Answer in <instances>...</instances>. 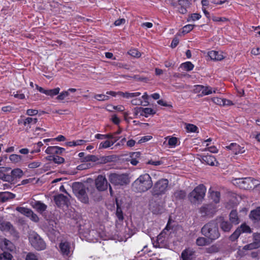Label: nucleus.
Returning a JSON list of instances; mask_svg holds the SVG:
<instances>
[{"instance_id":"obj_42","label":"nucleus","mask_w":260,"mask_h":260,"mask_svg":"<svg viewBox=\"0 0 260 260\" xmlns=\"http://www.w3.org/2000/svg\"><path fill=\"white\" fill-rule=\"evenodd\" d=\"M16 210L19 213H21L22 214H23L24 215L27 217L28 216V215H29V214L30 213V212L31 210L30 209L25 208L23 207H18L16 208Z\"/></svg>"},{"instance_id":"obj_25","label":"nucleus","mask_w":260,"mask_h":260,"mask_svg":"<svg viewBox=\"0 0 260 260\" xmlns=\"http://www.w3.org/2000/svg\"><path fill=\"white\" fill-rule=\"evenodd\" d=\"M140 156L141 153L139 152H132L130 154L128 161H130L131 164L133 166H136L139 162Z\"/></svg>"},{"instance_id":"obj_10","label":"nucleus","mask_w":260,"mask_h":260,"mask_svg":"<svg viewBox=\"0 0 260 260\" xmlns=\"http://www.w3.org/2000/svg\"><path fill=\"white\" fill-rule=\"evenodd\" d=\"M170 224L171 219H169L165 229L157 237V241L158 243H162L166 240L169 239L173 231V229L171 226Z\"/></svg>"},{"instance_id":"obj_39","label":"nucleus","mask_w":260,"mask_h":260,"mask_svg":"<svg viewBox=\"0 0 260 260\" xmlns=\"http://www.w3.org/2000/svg\"><path fill=\"white\" fill-rule=\"evenodd\" d=\"M196 244L198 246H203L210 244L209 240H207L204 237H199L196 240Z\"/></svg>"},{"instance_id":"obj_53","label":"nucleus","mask_w":260,"mask_h":260,"mask_svg":"<svg viewBox=\"0 0 260 260\" xmlns=\"http://www.w3.org/2000/svg\"><path fill=\"white\" fill-rule=\"evenodd\" d=\"M69 95V93L68 91H63L59 93V94L57 96L56 99L58 100H63Z\"/></svg>"},{"instance_id":"obj_24","label":"nucleus","mask_w":260,"mask_h":260,"mask_svg":"<svg viewBox=\"0 0 260 260\" xmlns=\"http://www.w3.org/2000/svg\"><path fill=\"white\" fill-rule=\"evenodd\" d=\"M208 55L211 59L217 61L221 60L225 57L222 52L214 50L209 52Z\"/></svg>"},{"instance_id":"obj_20","label":"nucleus","mask_w":260,"mask_h":260,"mask_svg":"<svg viewBox=\"0 0 260 260\" xmlns=\"http://www.w3.org/2000/svg\"><path fill=\"white\" fill-rule=\"evenodd\" d=\"M30 205L34 209L40 213H42L47 209V206L39 201H32L30 203Z\"/></svg>"},{"instance_id":"obj_16","label":"nucleus","mask_w":260,"mask_h":260,"mask_svg":"<svg viewBox=\"0 0 260 260\" xmlns=\"http://www.w3.org/2000/svg\"><path fill=\"white\" fill-rule=\"evenodd\" d=\"M182 260H192L195 258V251L191 248H185L181 254Z\"/></svg>"},{"instance_id":"obj_8","label":"nucleus","mask_w":260,"mask_h":260,"mask_svg":"<svg viewBox=\"0 0 260 260\" xmlns=\"http://www.w3.org/2000/svg\"><path fill=\"white\" fill-rule=\"evenodd\" d=\"M168 183L169 182L167 179L159 180L154 185L152 189V194L154 196L165 194L168 189Z\"/></svg>"},{"instance_id":"obj_1","label":"nucleus","mask_w":260,"mask_h":260,"mask_svg":"<svg viewBox=\"0 0 260 260\" xmlns=\"http://www.w3.org/2000/svg\"><path fill=\"white\" fill-rule=\"evenodd\" d=\"M153 183L150 176L148 174L140 175L133 183L134 189L139 192L147 191L152 186Z\"/></svg>"},{"instance_id":"obj_43","label":"nucleus","mask_w":260,"mask_h":260,"mask_svg":"<svg viewBox=\"0 0 260 260\" xmlns=\"http://www.w3.org/2000/svg\"><path fill=\"white\" fill-rule=\"evenodd\" d=\"M240 229V231L241 233H251V230L250 228L247 225L246 223L242 224L240 227L238 228Z\"/></svg>"},{"instance_id":"obj_37","label":"nucleus","mask_w":260,"mask_h":260,"mask_svg":"<svg viewBox=\"0 0 260 260\" xmlns=\"http://www.w3.org/2000/svg\"><path fill=\"white\" fill-rule=\"evenodd\" d=\"M201 4L203 6L202 11L206 16V17L209 19L210 18V13L206 10L205 7L208 6L209 5V2L208 0H202L201 1Z\"/></svg>"},{"instance_id":"obj_18","label":"nucleus","mask_w":260,"mask_h":260,"mask_svg":"<svg viewBox=\"0 0 260 260\" xmlns=\"http://www.w3.org/2000/svg\"><path fill=\"white\" fill-rule=\"evenodd\" d=\"M54 200L56 205L59 207L67 206L69 201L68 198L62 194L54 196Z\"/></svg>"},{"instance_id":"obj_36","label":"nucleus","mask_w":260,"mask_h":260,"mask_svg":"<svg viewBox=\"0 0 260 260\" xmlns=\"http://www.w3.org/2000/svg\"><path fill=\"white\" fill-rule=\"evenodd\" d=\"M9 159L12 163L18 164L22 160V156L16 154H12L9 156Z\"/></svg>"},{"instance_id":"obj_11","label":"nucleus","mask_w":260,"mask_h":260,"mask_svg":"<svg viewBox=\"0 0 260 260\" xmlns=\"http://www.w3.org/2000/svg\"><path fill=\"white\" fill-rule=\"evenodd\" d=\"M216 205L213 204L204 205L200 209L202 216H212L216 211Z\"/></svg>"},{"instance_id":"obj_35","label":"nucleus","mask_w":260,"mask_h":260,"mask_svg":"<svg viewBox=\"0 0 260 260\" xmlns=\"http://www.w3.org/2000/svg\"><path fill=\"white\" fill-rule=\"evenodd\" d=\"M180 68L186 71H190L194 68V65L190 61H186L180 65Z\"/></svg>"},{"instance_id":"obj_22","label":"nucleus","mask_w":260,"mask_h":260,"mask_svg":"<svg viewBox=\"0 0 260 260\" xmlns=\"http://www.w3.org/2000/svg\"><path fill=\"white\" fill-rule=\"evenodd\" d=\"M202 161L207 165L214 166H217L218 164V161L216 160V158L211 155H204L202 157Z\"/></svg>"},{"instance_id":"obj_62","label":"nucleus","mask_w":260,"mask_h":260,"mask_svg":"<svg viewBox=\"0 0 260 260\" xmlns=\"http://www.w3.org/2000/svg\"><path fill=\"white\" fill-rule=\"evenodd\" d=\"M108 107H112L113 109L120 112H122L124 110V107L122 105L115 106L111 105H108Z\"/></svg>"},{"instance_id":"obj_41","label":"nucleus","mask_w":260,"mask_h":260,"mask_svg":"<svg viewBox=\"0 0 260 260\" xmlns=\"http://www.w3.org/2000/svg\"><path fill=\"white\" fill-rule=\"evenodd\" d=\"M185 128L187 132L189 133H198V127L192 124H186Z\"/></svg>"},{"instance_id":"obj_56","label":"nucleus","mask_w":260,"mask_h":260,"mask_svg":"<svg viewBox=\"0 0 260 260\" xmlns=\"http://www.w3.org/2000/svg\"><path fill=\"white\" fill-rule=\"evenodd\" d=\"M152 139V137L150 135L143 136L139 140L138 143H139V144L143 143H145V142L150 141Z\"/></svg>"},{"instance_id":"obj_31","label":"nucleus","mask_w":260,"mask_h":260,"mask_svg":"<svg viewBox=\"0 0 260 260\" xmlns=\"http://www.w3.org/2000/svg\"><path fill=\"white\" fill-rule=\"evenodd\" d=\"M140 112L141 111V114L144 116L146 117H148L150 115H153L155 113V112L150 108H139Z\"/></svg>"},{"instance_id":"obj_59","label":"nucleus","mask_w":260,"mask_h":260,"mask_svg":"<svg viewBox=\"0 0 260 260\" xmlns=\"http://www.w3.org/2000/svg\"><path fill=\"white\" fill-rule=\"evenodd\" d=\"M52 159L55 163L58 164H61L64 161V159L63 157L58 156H54Z\"/></svg>"},{"instance_id":"obj_48","label":"nucleus","mask_w":260,"mask_h":260,"mask_svg":"<svg viewBox=\"0 0 260 260\" xmlns=\"http://www.w3.org/2000/svg\"><path fill=\"white\" fill-rule=\"evenodd\" d=\"M128 54L135 57H140L141 56V53L136 49H132L128 51Z\"/></svg>"},{"instance_id":"obj_19","label":"nucleus","mask_w":260,"mask_h":260,"mask_svg":"<svg viewBox=\"0 0 260 260\" xmlns=\"http://www.w3.org/2000/svg\"><path fill=\"white\" fill-rule=\"evenodd\" d=\"M1 248L3 251H9L10 252L13 251L15 247L14 245L9 240L5 239L1 243Z\"/></svg>"},{"instance_id":"obj_26","label":"nucleus","mask_w":260,"mask_h":260,"mask_svg":"<svg viewBox=\"0 0 260 260\" xmlns=\"http://www.w3.org/2000/svg\"><path fill=\"white\" fill-rule=\"evenodd\" d=\"M165 139L168 140V145L170 148H175L179 145L180 142L176 137L168 136L165 138Z\"/></svg>"},{"instance_id":"obj_2","label":"nucleus","mask_w":260,"mask_h":260,"mask_svg":"<svg viewBox=\"0 0 260 260\" xmlns=\"http://www.w3.org/2000/svg\"><path fill=\"white\" fill-rule=\"evenodd\" d=\"M202 233L212 242L218 239L220 236L218 229L216 223L209 222L205 224L201 230Z\"/></svg>"},{"instance_id":"obj_57","label":"nucleus","mask_w":260,"mask_h":260,"mask_svg":"<svg viewBox=\"0 0 260 260\" xmlns=\"http://www.w3.org/2000/svg\"><path fill=\"white\" fill-rule=\"evenodd\" d=\"M116 215L120 221L123 220V213H122L121 208L118 207H117V208Z\"/></svg>"},{"instance_id":"obj_64","label":"nucleus","mask_w":260,"mask_h":260,"mask_svg":"<svg viewBox=\"0 0 260 260\" xmlns=\"http://www.w3.org/2000/svg\"><path fill=\"white\" fill-rule=\"evenodd\" d=\"M38 113V111L36 109H28L26 111V114L29 116L36 115Z\"/></svg>"},{"instance_id":"obj_32","label":"nucleus","mask_w":260,"mask_h":260,"mask_svg":"<svg viewBox=\"0 0 260 260\" xmlns=\"http://www.w3.org/2000/svg\"><path fill=\"white\" fill-rule=\"evenodd\" d=\"M23 175V172L22 170L19 168H16L12 170L11 176L13 177V181L14 178H20Z\"/></svg>"},{"instance_id":"obj_52","label":"nucleus","mask_w":260,"mask_h":260,"mask_svg":"<svg viewBox=\"0 0 260 260\" xmlns=\"http://www.w3.org/2000/svg\"><path fill=\"white\" fill-rule=\"evenodd\" d=\"M25 260H39L38 256L37 254L32 252H29L27 254Z\"/></svg>"},{"instance_id":"obj_61","label":"nucleus","mask_w":260,"mask_h":260,"mask_svg":"<svg viewBox=\"0 0 260 260\" xmlns=\"http://www.w3.org/2000/svg\"><path fill=\"white\" fill-rule=\"evenodd\" d=\"M2 198L4 200H8L9 198H12L14 195L9 192H5L1 194Z\"/></svg>"},{"instance_id":"obj_4","label":"nucleus","mask_w":260,"mask_h":260,"mask_svg":"<svg viewBox=\"0 0 260 260\" xmlns=\"http://www.w3.org/2000/svg\"><path fill=\"white\" fill-rule=\"evenodd\" d=\"M74 193L77 198L82 203L87 204L89 199L87 194L86 188L83 184L79 183H75L73 186Z\"/></svg>"},{"instance_id":"obj_55","label":"nucleus","mask_w":260,"mask_h":260,"mask_svg":"<svg viewBox=\"0 0 260 260\" xmlns=\"http://www.w3.org/2000/svg\"><path fill=\"white\" fill-rule=\"evenodd\" d=\"M41 162L39 161H35L29 163L28 165V167L30 169H35L41 166Z\"/></svg>"},{"instance_id":"obj_5","label":"nucleus","mask_w":260,"mask_h":260,"mask_svg":"<svg viewBox=\"0 0 260 260\" xmlns=\"http://www.w3.org/2000/svg\"><path fill=\"white\" fill-rule=\"evenodd\" d=\"M110 182L114 185L123 186L129 183V179L125 174H111L109 176Z\"/></svg>"},{"instance_id":"obj_63","label":"nucleus","mask_w":260,"mask_h":260,"mask_svg":"<svg viewBox=\"0 0 260 260\" xmlns=\"http://www.w3.org/2000/svg\"><path fill=\"white\" fill-rule=\"evenodd\" d=\"M254 242L258 244V246H260V234L254 233L253 234Z\"/></svg>"},{"instance_id":"obj_58","label":"nucleus","mask_w":260,"mask_h":260,"mask_svg":"<svg viewBox=\"0 0 260 260\" xmlns=\"http://www.w3.org/2000/svg\"><path fill=\"white\" fill-rule=\"evenodd\" d=\"M213 102L217 105L222 106L223 104V99H221L217 97H214L212 99Z\"/></svg>"},{"instance_id":"obj_50","label":"nucleus","mask_w":260,"mask_h":260,"mask_svg":"<svg viewBox=\"0 0 260 260\" xmlns=\"http://www.w3.org/2000/svg\"><path fill=\"white\" fill-rule=\"evenodd\" d=\"M27 217H29L32 221L37 222L39 220V218L38 215L34 213V212L31 210L29 215H28Z\"/></svg>"},{"instance_id":"obj_30","label":"nucleus","mask_w":260,"mask_h":260,"mask_svg":"<svg viewBox=\"0 0 260 260\" xmlns=\"http://www.w3.org/2000/svg\"><path fill=\"white\" fill-rule=\"evenodd\" d=\"M38 121V119L36 118L27 117L23 121V125L26 126V129L30 128L32 124H36Z\"/></svg>"},{"instance_id":"obj_33","label":"nucleus","mask_w":260,"mask_h":260,"mask_svg":"<svg viewBox=\"0 0 260 260\" xmlns=\"http://www.w3.org/2000/svg\"><path fill=\"white\" fill-rule=\"evenodd\" d=\"M86 141L84 140H77L76 141L67 142L66 145L69 147H75L77 146H80L84 144Z\"/></svg>"},{"instance_id":"obj_49","label":"nucleus","mask_w":260,"mask_h":260,"mask_svg":"<svg viewBox=\"0 0 260 260\" xmlns=\"http://www.w3.org/2000/svg\"><path fill=\"white\" fill-rule=\"evenodd\" d=\"M141 94V93L139 92H125L124 98H125V99L133 98L139 96Z\"/></svg>"},{"instance_id":"obj_17","label":"nucleus","mask_w":260,"mask_h":260,"mask_svg":"<svg viewBox=\"0 0 260 260\" xmlns=\"http://www.w3.org/2000/svg\"><path fill=\"white\" fill-rule=\"evenodd\" d=\"M190 5V3L188 0H179L176 7L179 13L184 14L187 12V9Z\"/></svg>"},{"instance_id":"obj_15","label":"nucleus","mask_w":260,"mask_h":260,"mask_svg":"<svg viewBox=\"0 0 260 260\" xmlns=\"http://www.w3.org/2000/svg\"><path fill=\"white\" fill-rule=\"evenodd\" d=\"M36 88L41 93L51 97H53L59 93L60 88L56 87L52 89H44L43 88L39 86L37 84L35 85Z\"/></svg>"},{"instance_id":"obj_45","label":"nucleus","mask_w":260,"mask_h":260,"mask_svg":"<svg viewBox=\"0 0 260 260\" xmlns=\"http://www.w3.org/2000/svg\"><path fill=\"white\" fill-rule=\"evenodd\" d=\"M241 234V232L240 231V229H237V230L231 235L230 237V239L234 241L237 240Z\"/></svg>"},{"instance_id":"obj_34","label":"nucleus","mask_w":260,"mask_h":260,"mask_svg":"<svg viewBox=\"0 0 260 260\" xmlns=\"http://www.w3.org/2000/svg\"><path fill=\"white\" fill-rule=\"evenodd\" d=\"M115 143V141L106 140L100 143L99 148L100 149L108 148L112 146Z\"/></svg>"},{"instance_id":"obj_6","label":"nucleus","mask_w":260,"mask_h":260,"mask_svg":"<svg viewBox=\"0 0 260 260\" xmlns=\"http://www.w3.org/2000/svg\"><path fill=\"white\" fill-rule=\"evenodd\" d=\"M236 183L240 188L244 189H251L259 184V181L251 177L236 179Z\"/></svg>"},{"instance_id":"obj_60","label":"nucleus","mask_w":260,"mask_h":260,"mask_svg":"<svg viewBox=\"0 0 260 260\" xmlns=\"http://www.w3.org/2000/svg\"><path fill=\"white\" fill-rule=\"evenodd\" d=\"M193 28V25L192 24H187L183 27V32L188 33Z\"/></svg>"},{"instance_id":"obj_47","label":"nucleus","mask_w":260,"mask_h":260,"mask_svg":"<svg viewBox=\"0 0 260 260\" xmlns=\"http://www.w3.org/2000/svg\"><path fill=\"white\" fill-rule=\"evenodd\" d=\"M259 246H258V244L257 243H254V242L253 243H251L250 244H247L245 246H244L243 248L244 250H252L253 249H256L258 248Z\"/></svg>"},{"instance_id":"obj_51","label":"nucleus","mask_w":260,"mask_h":260,"mask_svg":"<svg viewBox=\"0 0 260 260\" xmlns=\"http://www.w3.org/2000/svg\"><path fill=\"white\" fill-rule=\"evenodd\" d=\"M211 19L214 22H226L228 19L225 17H219L214 15L210 16Z\"/></svg>"},{"instance_id":"obj_23","label":"nucleus","mask_w":260,"mask_h":260,"mask_svg":"<svg viewBox=\"0 0 260 260\" xmlns=\"http://www.w3.org/2000/svg\"><path fill=\"white\" fill-rule=\"evenodd\" d=\"M9 170V168L0 167V179L9 182L13 181V177L10 175L6 174V172Z\"/></svg>"},{"instance_id":"obj_3","label":"nucleus","mask_w":260,"mask_h":260,"mask_svg":"<svg viewBox=\"0 0 260 260\" xmlns=\"http://www.w3.org/2000/svg\"><path fill=\"white\" fill-rule=\"evenodd\" d=\"M206 192V188L203 184L197 186L188 195V199L193 204L201 202L204 199Z\"/></svg>"},{"instance_id":"obj_7","label":"nucleus","mask_w":260,"mask_h":260,"mask_svg":"<svg viewBox=\"0 0 260 260\" xmlns=\"http://www.w3.org/2000/svg\"><path fill=\"white\" fill-rule=\"evenodd\" d=\"M29 240L31 246L37 250H43L46 248L45 242L41 237L35 232H32L29 236Z\"/></svg>"},{"instance_id":"obj_28","label":"nucleus","mask_w":260,"mask_h":260,"mask_svg":"<svg viewBox=\"0 0 260 260\" xmlns=\"http://www.w3.org/2000/svg\"><path fill=\"white\" fill-rule=\"evenodd\" d=\"M249 217L254 221L260 220V207H257L255 210H252L249 215Z\"/></svg>"},{"instance_id":"obj_27","label":"nucleus","mask_w":260,"mask_h":260,"mask_svg":"<svg viewBox=\"0 0 260 260\" xmlns=\"http://www.w3.org/2000/svg\"><path fill=\"white\" fill-rule=\"evenodd\" d=\"M0 229L5 232H9L10 233H12L14 232V229L12 224L8 221H3Z\"/></svg>"},{"instance_id":"obj_9","label":"nucleus","mask_w":260,"mask_h":260,"mask_svg":"<svg viewBox=\"0 0 260 260\" xmlns=\"http://www.w3.org/2000/svg\"><path fill=\"white\" fill-rule=\"evenodd\" d=\"M193 92L198 93L200 97L207 95L212 93H216L217 88H213L209 86H204L202 85H196L193 86Z\"/></svg>"},{"instance_id":"obj_12","label":"nucleus","mask_w":260,"mask_h":260,"mask_svg":"<svg viewBox=\"0 0 260 260\" xmlns=\"http://www.w3.org/2000/svg\"><path fill=\"white\" fill-rule=\"evenodd\" d=\"M107 180L105 176L99 175L95 179V185L99 191H104L108 187Z\"/></svg>"},{"instance_id":"obj_29","label":"nucleus","mask_w":260,"mask_h":260,"mask_svg":"<svg viewBox=\"0 0 260 260\" xmlns=\"http://www.w3.org/2000/svg\"><path fill=\"white\" fill-rule=\"evenodd\" d=\"M230 220L231 222L235 224H238L239 222V218L236 210H232L230 214Z\"/></svg>"},{"instance_id":"obj_46","label":"nucleus","mask_w":260,"mask_h":260,"mask_svg":"<svg viewBox=\"0 0 260 260\" xmlns=\"http://www.w3.org/2000/svg\"><path fill=\"white\" fill-rule=\"evenodd\" d=\"M43 145V142L40 141L38 142L37 143L34 144V149L32 150L30 153H38L40 151V148Z\"/></svg>"},{"instance_id":"obj_14","label":"nucleus","mask_w":260,"mask_h":260,"mask_svg":"<svg viewBox=\"0 0 260 260\" xmlns=\"http://www.w3.org/2000/svg\"><path fill=\"white\" fill-rule=\"evenodd\" d=\"M225 148L227 150H231L235 155L242 154L245 152L244 147L236 143H231L229 145L226 146Z\"/></svg>"},{"instance_id":"obj_13","label":"nucleus","mask_w":260,"mask_h":260,"mask_svg":"<svg viewBox=\"0 0 260 260\" xmlns=\"http://www.w3.org/2000/svg\"><path fill=\"white\" fill-rule=\"evenodd\" d=\"M59 251L63 257L69 256L72 253L71 244L66 241H61L58 245Z\"/></svg>"},{"instance_id":"obj_54","label":"nucleus","mask_w":260,"mask_h":260,"mask_svg":"<svg viewBox=\"0 0 260 260\" xmlns=\"http://www.w3.org/2000/svg\"><path fill=\"white\" fill-rule=\"evenodd\" d=\"M13 95L15 98L23 100L25 99V95L21 93L20 91H17L16 92H14Z\"/></svg>"},{"instance_id":"obj_38","label":"nucleus","mask_w":260,"mask_h":260,"mask_svg":"<svg viewBox=\"0 0 260 260\" xmlns=\"http://www.w3.org/2000/svg\"><path fill=\"white\" fill-rule=\"evenodd\" d=\"M210 197L211 199L214 201L215 204L219 202L220 194L219 192L216 191H212L210 192Z\"/></svg>"},{"instance_id":"obj_21","label":"nucleus","mask_w":260,"mask_h":260,"mask_svg":"<svg viewBox=\"0 0 260 260\" xmlns=\"http://www.w3.org/2000/svg\"><path fill=\"white\" fill-rule=\"evenodd\" d=\"M65 151V149L59 146H49L45 150V153L48 154H61Z\"/></svg>"},{"instance_id":"obj_40","label":"nucleus","mask_w":260,"mask_h":260,"mask_svg":"<svg viewBox=\"0 0 260 260\" xmlns=\"http://www.w3.org/2000/svg\"><path fill=\"white\" fill-rule=\"evenodd\" d=\"M220 226L224 232H229L232 227V224L227 221H222Z\"/></svg>"},{"instance_id":"obj_44","label":"nucleus","mask_w":260,"mask_h":260,"mask_svg":"<svg viewBox=\"0 0 260 260\" xmlns=\"http://www.w3.org/2000/svg\"><path fill=\"white\" fill-rule=\"evenodd\" d=\"M94 98L99 101H105L109 99V96L107 94H96L94 95Z\"/></svg>"}]
</instances>
